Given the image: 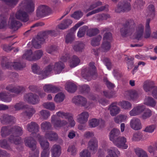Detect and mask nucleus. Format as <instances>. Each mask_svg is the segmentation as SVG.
I'll use <instances>...</instances> for the list:
<instances>
[{"instance_id":"obj_1","label":"nucleus","mask_w":157,"mask_h":157,"mask_svg":"<svg viewBox=\"0 0 157 157\" xmlns=\"http://www.w3.org/2000/svg\"><path fill=\"white\" fill-rule=\"evenodd\" d=\"M34 9L35 4L32 0H23L18 6L16 17L24 22H26L29 19L27 13L32 12Z\"/></svg>"},{"instance_id":"obj_2","label":"nucleus","mask_w":157,"mask_h":157,"mask_svg":"<svg viewBox=\"0 0 157 157\" xmlns=\"http://www.w3.org/2000/svg\"><path fill=\"white\" fill-rule=\"evenodd\" d=\"M55 33L54 30H48L39 33L36 38L32 40L33 46L36 48H40L41 44L44 42L48 36L49 35H53Z\"/></svg>"},{"instance_id":"obj_3","label":"nucleus","mask_w":157,"mask_h":157,"mask_svg":"<svg viewBox=\"0 0 157 157\" xmlns=\"http://www.w3.org/2000/svg\"><path fill=\"white\" fill-rule=\"evenodd\" d=\"M12 134L8 138V140L11 143L15 144H19L21 143V138L19 136L23 133L22 128L18 126L12 127Z\"/></svg>"},{"instance_id":"obj_4","label":"nucleus","mask_w":157,"mask_h":157,"mask_svg":"<svg viewBox=\"0 0 157 157\" xmlns=\"http://www.w3.org/2000/svg\"><path fill=\"white\" fill-rule=\"evenodd\" d=\"M136 24L132 20L128 19L122 24V27L120 29V33L123 36L132 34L134 31Z\"/></svg>"},{"instance_id":"obj_5","label":"nucleus","mask_w":157,"mask_h":157,"mask_svg":"<svg viewBox=\"0 0 157 157\" xmlns=\"http://www.w3.org/2000/svg\"><path fill=\"white\" fill-rule=\"evenodd\" d=\"M52 66L51 65H49L41 71L39 66L35 64L32 66V69L33 73L39 75V79L42 80L47 78L52 70Z\"/></svg>"},{"instance_id":"obj_6","label":"nucleus","mask_w":157,"mask_h":157,"mask_svg":"<svg viewBox=\"0 0 157 157\" xmlns=\"http://www.w3.org/2000/svg\"><path fill=\"white\" fill-rule=\"evenodd\" d=\"M96 71V68L94 65V63L91 62L89 63V67L87 68L82 69V75L85 79L89 80L91 79L92 76L95 74Z\"/></svg>"},{"instance_id":"obj_7","label":"nucleus","mask_w":157,"mask_h":157,"mask_svg":"<svg viewBox=\"0 0 157 157\" xmlns=\"http://www.w3.org/2000/svg\"><path fill=\"white\" fill-rule=\"evenodd\" d=\"M24 142L25 145L29 147L32 151H35L34 157H38L39 151L36 149L37 142L33 138L30 136L27 137L25 139Z\"/></svg>"},{"instance_id":"obj_8","label":"nucleus","mask_w":157,"mask_h":157,"mask_svg":"<svg viewBox=\"0 0 157 157\" xmlns=\"http://www.w3.org/2000/svg\"><path fill=\"white\" fill-rule=\"evenodd\" d=\"M24 99L25 101L33 105L37 104L40 101L39 96L36 94L31 93L25 94Z\"/></svg>"},{"instance_id":"obj_9","label":"nucleus","mask_w":157,"mask_h":157,"mask_svg":"<svg viewBox=\"0 0 157 157\" xmlns=\"http://www.w3.org/2000/svg\"><path fill=\"white\" fill-rule=\"evenodd\" d=\"M131 10L130 3L124 2H120L116 8L115 11L117 13L128 11Z\"/></svg>"},{"instance_id":"obj_10","label":"nucleus","mask_w":157,"mask_h":157,"mask_svg":"<svg viewBox=\"0 0 157 157\" xmlns=\"http://www.w3.org/2000/svg\"><path fill=\"white\" fill-rule=\"evenodd\" d=\"M113 142L118 147L126 149L128 147V145L125 144L126 142V139L123 136L118 137Z\"/></svg>"},{"instance_id":"obj_11","label":"nucleus","mask_w":157,"mask_h":157,"mask_svg":"<svg viewBox=\"0 0 157 157\" xmlns=\"http://www.w3.org/2000/svg\"><path fill=\"white\" fill-rule=\"evenodd\" d=\"M40 127L38 124L35 122L31 121L26 126V129L32 134H36L39 131Z\"/></svg>"},{"instance_id":"obj_12","label":"nucleus","mask_w":157,"mask_h":157,"mask_svg":"<svg viewBox=\"0 0 157 157\" xmlns=\"http://www.w3.org/2000/svg\"><path fill=\"white\" fill-rule=\"evenodd\" d=\"M130 125L131 128L135 130H138L142 128V126L140 120L137 118H133L130 121Z\"/></svg>"},{"instance_id":"obj_13","label":"nucleus","mask_w":157,"mask_h":157,"mask_svg":"<svg viewBox=\"0 0 157 157\" xmlns=\"http://www.w3.org/2000/svg\"><path fill=\"white\" fill-rule=\"evenodd\" d=\"M144 89L146 92L151 91L153 96L157 98V87L152 85L150 83H145L144 85Z\"/></svg>"},{"instance_id":"obj_14","label":"nucleus","mask_w":157,"mask_h":157,"mask_svg":"<svg viewBox=\"0 0 157 157\" xmlns=\"http://www.w3.org/2000/svg\"><path fill=\"white\" fill-rule=\"evenodd\" d=\"M51 122L55 128L63 127L67 125V122L65 120H61L56 118L55 115L52 116Z\"/></svg>"},{"instance_id":"obj_15","label":"nucleus","mask_w":157,"mask_h":157,"mask_svg":"<svg viewBox=\"0 0 157 157\" xmlns=\"http://www.w3.org/2000/svg\"><path fill=\"white\" fill-rule=\"evenodd\" d=\"M98 147V141L96 139H91L88 142L87 148L91 152H96Z\"/></svg>"},{"instance_id":"obj_16","label":"nucleus","mask_w":157,"mask_h":157,"mask_svg":"<svg viewBox=\"0 0 157 157\" xmlns=\"http://www.w3.org/2000/svg\"><path fill=\"white\" fill-rule=\"evenodd\" d=\"M145 106L143 105H139L135 107L129 112V114L131 116L138 115L144 111Z\"/></svg>"},{"instance_id":"obj_17","label":"nucleus","mask_w":157,"mask_h":157,"mask_svg":"<svg viewBox=\"0 0 157 157\" xmlns=\"http://www.w3.org/2000/svg\"><path fill=\"white\" fill-rule=\"evenodd\" d=\"M117 102H114L112 103L109 107L108 109L110 111V114L113 116H115L120 111V109L117 105Z\"/></svg>"},{"instance_id":"obj_18","label":"nucleus","mask_w":157,"mask_h":157,"mask_svg":"<svg viewBox=\"0 0 157 157\" xmlns=\"http://www.w3.org/2000/svg\"><path fill=\"white\" fill-rule=\"evenodd\" d=\"M6 89L10 92L18 94L24 91L25 88L22 86L14 87L12 85H9L6 87Z\"/></svg>"},{"instance_id":"obj_19","label":"nucleus","mask_w":157,"mask_h":157,"mask_svg":"<svg viewBox=\"0 0 157 157\" xmlns=\"http://www.w3.org/2000/svg\"><path fill=\"white\" fill-rule=\"evenodd\" d=\"M27 108H25L27 110L21 113V115L24 117H27L30 118L36 113V110L33 107H29L27 105Z\"/></svg>"},{"instance_id":"obj_20","label":"nucleus","mask_w":157,"mask_h":157,"mask_svg":"<svg viewBox=\"0 0 157 157\" xmlns=\"http://www.w3.org/2000/svg\"><path fill=\"white\" fill-rule=\"evenodd\" d=\"M15 120V117L7 114H2L0 118V121L1 123L3 124L14 122Z\"/></svg>"},{"instance_id":"obj_21","label":"nucleus","mask_w":157,"mask_h":157,"mask_svg":"<svg viewBox=\"0 0 157 157\" xmlns=\"http://www.w3.org/2000/svg\"><path fill=\"white\" fill-rule=\"evenodd\" d=\"M85 47V44L83 42L77 41L74 43L73 46V48L76 52H81L84 50Z\"/></svg>"},{"instance_id":"obj_22","label":"nucleus","mask_w":157,"mask_h":157,"mask_svg":"<svg viewBox=\"0 0 157 157\" xmlns=\"http://www.w3.org/2000/svg\"><path fill=\"white\" fill-rule=\"evenodd\" d=\"M48 13L47 7L44 5L40 6L38 8L36 14L37 17H42L47 15Z\"/></svg>"},{"instance_id":"obj_23","label":"nucleus","mask_w":157,"mask_h":157,"mask_svg":"<svg viewBox=\"0 0 157 157\" xmlns=\"http://www.w3.org/2000/svg\"><path fill=\"white\" fill-rule=\"evenodd\" d=\"M61 147L58 145L55 144L51 149L52 157H59L61 154Z\"/></svg>"},{"instance_id":"obj_24","label":"nucleus","mask_w":157,"mask_h":157,"mask_svg":"<svg viewBox=\"0 0 157 157\" xmlns=\"http://www.w3.org/2000/svg\"><path fill=\"white\" fill-rule=\"evenodd\" d=\"M89 116V114L87 112H83L78 115V121L80 124L85 123L88 121Z\"/></svg>"},{"instance_id":"obj_25","label":"nucleus","mask_w":157,"mask_h":157,"mask_svg":"<svg viewBox=\"0 0 157 157\" xmlns=\"http://www.w3.org/2000/svg\"><path fill=\"white\" fill-rule=\"evenodd\" d=\"M1 133L3 137H5L10 134H12V126H5L1 129Z\"/></svg>"},{"instance_id":"obj_26","label":"nucleus","mask_w":157,"mask_h":157,"mask_svg":"<svg viewBox=\"0 0 157 157\" xmlns=\"http://www.w3.org/2000/svg\"><path fill=\"white\" fill-rule=\"evenodd\" d=\"M144 30V27L142 24L139 25L136 28L135 33L136 38L138 40L142 36Z\"/></svg>"},{"instance_id":"obj_27","label":"nucleus","mask_w":157,"mask_h":157,"mask_svg":"<svg viewBox=\"0 0 157 157\" xmlns=\"http://www.w3.org/2000/svg\"><path fill=\"white\" fill-rule=\"evenodd\" d=\"M52 67V70L54 69L56 73L57 74H59L60 73L62 70L64 68V66L63 63L61 62L56 63L53 67V65L52 64H51Z\"/></svg>"},{"instance_id":"obj_28","label":"nucleus","mask_w":157,"mask_h":157,"mask_svg":"<svg viewBox=\"0 0 157 157\" xmlns=\"http://www.w3.org/2000/svg\"><path fill=\"white\" fill-rule=\"evenodd\" d=\"M65 88L68 92L73 93L76 91L77 87L74 83L71 82H67L65 84Z\"/></svg>"},{"instance_id":"obj_29","label":"nucleus","mask_w":157,"mask_h":157,"mask_svg":"<svg viewBox=\"0 0 157 157\" xmlns=\"http://www.w3.org/2000/svg\"><path fill=\"white\" fill-rule=\"evenodd\" d=\"M120 132L119 129L117 128L113 129L109 133V139L110 140L113 142L115 140L120 134Z\"/></svg>"},{"instance_id":"obj_30","label":"nucleus","mask_w":157,"mask_h":157,"mask_svg":"<svg viewBox=\"0 0 157 157\" xmlns=\"http://www.w3.org/2000/svg\"><path fill=\"white\" fill-rule=\"evenodd\" d=\"M33 52L31 49L26 50L22 56V58L30 61H33Z\"/></svg>"},{"instance_id":"obj_31","label":"nucleus","mask_w":157,"mask_h":157,"mask_svg":"<svg viewBox=\"0 0 157 157\" xmlns=\"http://www.w3.org/2000/svg\"><path fill=\"white\" fill-rule=\"evenodd\" d=\"M45 137L46 139L51 141L57 140L58 137L57 134L52 131L47 132L45 134Z\"/></svg>"},{"instance_id":"obj_32","label":"nucleus","mask_w":157,"mask_h":157,"mask_svg":"<svg viewBox=\"0 0 157 157\" xmlns=\"http://www.w3.org/2000/svg\"><path fill=\"white\" fill-rule=\"evenodd\" d=\"M110 44L109 41L103 40V42L101 44V47L99 48V49L102 52H106L110 49Z\"/></svg>"},{"instance_id":"obj_33","label":"nucleus","mask_w":157,"mask_h":157,"mask_svg":"<svg viewBox=\"0 0 157 157\" xmlns=\"http://www.w3.org/2000/svg\"><path fill=\"white\" fill-rule=\"evenodd\" d=\"M10 20L11 21V27L13 29H17L22 25V24L19 21L16 20L13 17V16L12 15H11Z\"/></svg>"},{"instance_id":"obj_34","label":"nucleus","mask_w":157,"mask_h":157,"mask_svg":"<svg viewBox=\"0 0 157 157\" xmlns=\"http://www.w3.org/2000/svg\"><path fill=\"white\" fill-rule=\"evenodd\" d=\"M146 139L144 138V136L140 132H137L133 135L132 140L133 141H137L140 140H144Z\"/></svg>"},{"instance_id":"obj_35","label":"nucleus","mask_w":157,"mask_h":157,"mask_svg":"<svg viewBox=\"0 0 157 157\" xmlns=\"http://www.w3.org/2000/svg\"><path fill=\"white\" fill-rule=\"evenodd\" d=\"M146 14L147 17L151 19L153 18L155 16V8L153 5L151 4L147 7Z\"/></svg>"},{"instance_id":"obj_36","label":"nucleus","mask_w":157,"mask_h":157,"mask_svg":"<svg viewBox=\"0 0 157 157\" xmlns=\"http://www.w3.org/2000/svg\"><path fill=\"white\" fill-rule=\"evenodd\" d=\"M39 141L43 150H49L48 148L49 146V143L47 140H44L43 138L41 136L39 138Z\"/></svg>"},{"instance_id":"obj_37","label":"nucleus","mask_w":157,"mask_h":157,"mask_svg":"<svg viewBox=\"0 0 157 157\" xmlns=\"http://www.w3.org/2000/svg\"><path fill=\"white\" fill-rule=\"evenodd\" d=\"M144 103L148 106L154 107L156 105V102L152 98L147 97L145 98Z\"/></svg>"},{"instance_id":"obj_38","label":"nucleus","mask_w":157,"mask_h":157,"mask_svg":"<svg viewBox=\"0 0 157 157\" xmlns=\"http://www.w3.org/2000/svg\"><path fill=\"white\" fill-rule=\"evenodd\" d=\"M108 153L110 157H119L120 156V152L117 148L114 147L111 148L108 150Z\"/></svg>"},{"instance_id":"obj_39","label":"nucleus","mask_w":157,"mask_h":157,"mask_svg":"<svg viewBox=\"0 0 157 157\" xmlns=\"http://www.w3.org/2000/svg\"><path fill=\"white\" fill-rule=\"evenodd\" d=\"M151 21V19H147L146 20L145 25V34L144 35V37L145 38H149L151 35V29L149 23Z\"/></svg>"},{"instance_id":"obj_40","label":"nucleus","mask_w":157,"mask_h":157,"mask_svg":"<svg viewBox=\"0 0 157 157\" xmlns=\"http://www.w3.org/2000/svg\"><path fill=\"white\" fill-rule=\"evenodd\" d=\"M135 151L137 157H148L147 153L141 148H136Z\"/></svg>"},{"instance_id":"obj_41","label":"nucleus","mask_w":157,"mask_h":157,"mask_svg":"<svg viewBox=\"0 0 157 157\" xmlns=\"http://www.w3.org/2000/svg\"><path fill=\"white\" fill-rule=\"evenodd\" d=\"M0 147L2 148L10 151L12 150V147L8 143L6 139L2 140H0Z\"/></svg>"},{"instance_id":"obj_42","label":"nucleus","mask_w":157,"mask_h":157,"mask_svg":"<svg viewBox=\"0 0 157 157\" xmlns=\"http://www.w3.org/2000/svg\"><path fill=\"white\" fill-rule=\"evenodd\" d=\"M70 32L66 36L65 41L67 43H71L74 40L75 36V31H71V29Z\"/></svg>"},{"instance_id":"obj_43","label":"nucleus","mask_w":157,"mask_h":157,"mask_svg":"<svg viewBox=\"0 0 157 157\" xmlns=\"http://www.w3.org/2000/svg\"><path fill=\"white\" fill-rule=\"evenodd\" d=\"M102 39L101 36L100 35L93 38L91 40V44L93 46H96L99 45L100 44V41Z\"/></svg>"},{"instance_id":"obj_44","label":"nucleus","mask_w":157,"mask_h":157,"mask_svg":"<svg viewBox=\"0 0 157 157\" xmlns=\"http://www.w3.org/2000/svg\"><path fill=\"white\" fill-rule=\"evenodd\" d=\"M13 107L16 111H19L25 108H27V105H25L22 102H19L16 103L13 105Z\"/></svg>"},{"instance_id":"obj_45","label":"nucleus","mask_w":157,"mask_h":157,"mask_svg":"<svg viewBox=\"0 0 157 157\" xmlns=\"http://www.w3.org/2000/svg\"><path fill=\"white\" fill-rule=\"evenodd\" d=\"M43 55V52L41 50H36L33 52V61L40 59Z\"/></svg>"},{"instance_id":"obj_46","label":"nucleus","mask_w":157,"mask_h":157,"mask_svg":"<svg viewBox=\"0 0 157 157\" xmlns=\"http://www.w3.org/2000/svg\"><path fill=\"white\" fill-rule=\"evenodd\" d=\"M80 62V59L77 56H73L71 61L70 66L71 68L75 67Z\"/></svg>"},{"instance_id":"obj_47","label":"nucleus","mask_w":157,"mask_h":157,"mask_svg":"<svg viewBox=\"0 0 157 157\" xmlns=\"http://www.w3.org/2000/svg\"><path fill=\"white\" fill-rule=\"evenodd\" d=\"M108 6V5H106L105 6H102L96 9L93 10L91 11L88 13L86 14V16L88 17L92 14L99 13L104 11L106 8V7Z\"/></svg>"},{"instance_id":"obj_48","label":"nucleus","mask_w":157,"mask_h":157,"mask_svg":"<svg viewBox=\"0 0 157 157\" xmlns=\"http://www.w3.org/2000/svg\"><path fill=\"white\" fill-rule=\"evenodd\" d=\"M41 128L44 132L47 130H50L52 128V125L51 123L48 121H44L41 124Z\"/></svg>"},{"instance_id":"obj_49","label":"nucleus","mask_w":157,"mask_h":157,"mask_svg":"<svg viewBox=\"0 0 157 157\" xmlns=\"http://www.w3.org/2000/svg\"><path fill=\"white\" fill-rule=\"evenodd\" d=\"M0 98L2 101L7 102L10 101L12 100L11 97L6 92L0 93Z\"/></svg>"},{"instance_id":"obj_50","label":"nucleus","mask_w":157,"mask_h":157,"mask_svg":"<svg viewBox=\"0 0 157 157\" xmlns=\"http://www.w3.org/2000/svg\"><path fill=\"white\" fill-rule=\"evenodd\" d=\"M144 112L142 114L141 118L143 120H145L150 117L152 115V111L149 109H144Z\"/></svg>"},{"instance_id":"obj_51","label":"nucleus","mask_w":157,"mask_h":157,"mask_svg":"<svg viewBox=\"0 0 157 157\" xmlns=\"http://www.w3.org/2000/svg\"><path fill=\"white\" fill-rule=\"evenodd\" d=\"M43 105L45 108L50 110H53L55 108V104L52 102H45L43 104Z\"/></svg>"},{"instance_id":"obj_52","label":"nucleus","mask_w":157,"mask_h":157,"mask_svg":"<svg viewBox=\"0 0 157 157\" xmlns=\"http://www.w3.org/2000/svg\"><path fill=\"white\" fill-rule=\"evenodd\" d=\"M67 151L72 156H75L77 153V150L75 146L71 145L69 147Z\"/></svg>"},{"instance_id":"obj_53","label":"nucleus","mask_w":157,"mask_h":157,"mask_svg":"<svg viewBox=\"0 0 157 157\" xmlns=\"http://www.w3.org/2000/svg\"><path fill=\"white\" fill-rule=\"evenodd\" d=\"M119 105L124 109H130L132 105L128 101H124L119 103Z\"/></svg>"},{"instance_id":"obj_54","label":"nucleus","mask_w":157,"mask_h":157,"mask_svg":"<svg viewBox=\"0 0 157 157\" xmlns=\"http://www.w3.org/2000/svg\"><path fill=\"white\" fill-rule=\"evenodd\" d=\"M99 32V30L97 28L90 29L87 31L86 35L90 37L96 35Z\"/></svg>"},{"instance_id":"obj_55","label":"nucleus","mask_w":157,"mask_h":157,"mask_svg":"<svg viewBox=\"0 0 157 157\" xmlns=\"http://www.w3.org/2000/svg\"><path fill=\"white\" fill-rule=\"evenodd\" d=\"M57 115L60 117L68 119L71 115V114L67 112H64L62 111H59L56 113Z\"/></svg>"},{"instance_id":"obj_56","label":"nucleus","mask_w":157,"mask_h":157,"mask_svg":"<svg viewBox=\"0 0 157 157\" xmlns=\"http://www.w3.org/2000/svg\"><path fill=\"white\" fill-rule=\"evenodd\" d=\"M64 95L63 93H59L55 96L54 100L57 102H62L64 99Z\"/></svg>"},{"instance_id":"obj_57","label":"nucleus","mask_w":157,"mask_h":157,"mask_svg":"<svg viewBox=\"0 0 157 157\" xmlns=\"http://www.w3.org/2000/svg\"><path fill=\"white\" fill-rule=\"evenodd\" d=\"M79 105L87 108L90 105L89 103L87 102V100L86 99L81 96L79 101Z\"/></svg>"},{"instance_id":"obj_58","label":"nucleus","mask_w":157,"mask_h":157,"mask_svg":"<svg viewBox=\"0 0 157 157\" xmlns=\"http://www.w3.org/2000/svg\"><path fill=\"white\" fill-rule=\"evenodd\" d=\"M87 28V26H83L81 27L77 33V36L79 38L83 36L85 34Z\"/></svg>"},{"instance_id":"obj_59","label":"nucleus","mask_w":157,"mask_h":157,"mask_svg":"<svg viewBox=\"0 0 157 157\" xmlns=\"http://www.w3.org/2000/svg\"><path fill=\"white\" fill-rule=\"evenodd\" d=\"M127 116L123 115H120L114 117V121L117 123H119L125 121L127 119Z\"/></svg>"},{"instance_id":"obj_60","label":"nucleus","mask_w":157,"mask_h":157,"mask_svg":"<svg viewBox=\"0 0 157 157\" xmlns=\"http://www.w3.org/2000/svg\"><path fill=\"white\" fill-rule=\"evenodd\" d=\"M102 4V2H101L99 1L95 2L90 5L89 8L86 11L88 12L93 10L97 7L101 5Z\"/></svg>"},{"instance_id":"obj_61","label":"nucleus","mask_w":157,"mask_h":157,"mask_svg":"<svg viewBox=\"0 0 157 157\" xmlns=\"http://www.w3.org/2000/svg\"><path fill=\"white\" fill-rule=\"evenodd\" d=\"M99 120L96 118H93L89 121V125L90 127L94 128L98 126L99 124Z\"/></svg>"},{"instance_id":"obj_62","label":"nucleus","mask_w":157,"mask_h":157,"mask_svg":"<svg viewBox=\"0 0 157 157\" xmlns=\"http://www.w3.org/2000/svg\"><path fill=\"white\" fill-rule=\"evenodd\" d=\"M6 19L4 16L2 15L0 16V28H3L6 25Z\"/></svg>"},{"instance_id":"obj_63","label":"nucleus","mask_w":157,"mask_h":157,"mask_svg":"<svg viewBox=\"0 0 157 157\" xmlns=\"http://www.w3.org/2000/svg\"><path fill=\"white\" fill-rule=\"evenodd\" d=\"M25 66V64L18 62H13V67L16 70H20Z\"/></svg>"},{"instance_id":"obj_64","label":"nucleus","mask_w":157,"mask_h":157,"mask_svg":"<svg viewBox=\"0 0 157 157\" xmlns=\"http://www.w3.org/2000/svg\"><path fill=\"white\" fill-rule=\"evenodd\" d=\"M83 15L82 12L80 11H78L75 12L72 14L71 15V17L75 19L78 20L80 18L83 16Z\"/></svg>"}]
</instances>
